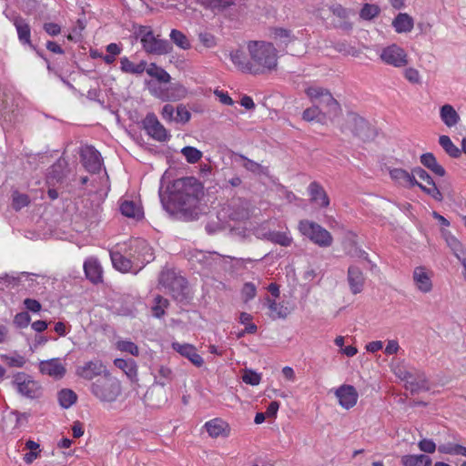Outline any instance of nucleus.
Masks as SVG:
<instances>
[{
  "label": "nucleus",
  "instance_id": "obj_26",
  "mask_svg": "<svg viewBox=\"0 0 466 466\" xmlns=\"http://www.w3.org/2000/svg\"><path fill=\"white\" fill-rule=\"evenodd\" d=\"M270 36L280 50L286 48L289 44L295 41L296 36L291 30L283 27H273L270 29Z\"/></svg>",
  "mask_w": 466,
  "mask_h": 466
},
{
  "label": "nucleus",
  "instance_id": "obj_32",
  "mask_svg": "<svg viewBox=\"0 0 466 466\" xmlns=\"http://www.w3.org/2000/svg\"><path fill=\"white\" fill-rule=\"evenodd\" d=\"M390 177L407 187H413L418 184L417 179L414 177L412 172L409 173L407 170L402 168H393L390 171Z\"/></svg>",
  "mask_w": 466,
  "mask_h": 466
},
{
  "label": "nucleus",
  "instance_id": "obj_35",
  "mask_svg": "<svg viewBox=\"0 0 466 466\" xmlns=\"http://www.w3.org/2000/svg\"><path fill=\"white\" fill-rule=\"evenodd\" d=\"M119 209L123 216L136 220L141 219L144 215L142 208L132 200L122 201Z\"/></svg>",
  "mask_w": 466,
  "mask_h": 466
},
{
  "label": "nucleus",
  "instance_id": "obj_51",
  "mask_svg": "<svg viewBox=\"0 0 466 466\" xmlns=\"http://www.w3.org/2000/svg\"><path fill=\"white\" fill-rule=\"evenodd\" d=\"M181 154L189 164L198 163L203 156V153L200 150L191 146L184 147L181 149Z\"/></svg>",
  "mask_w": 466,
  "mask_h": 466
},
{
  "label": "nucleus",
  "instance_id": "obj_41",
  "mask_svg": "<svg viewBox=\"0 0 466 466\" xmlns=\"http://www.w3.org/2000/svg\"><path fill=\"white\" fill-rule=\"evenodd\" d=\"M266 300L270 310L269 317L272 319H286L288 317L289 311L286 306L282 303H278L276 300L271 299L268 297Z\"/></svg>",
  "mask_w": 466,
  "mask_h": 466
},
{
  "label": "nucleus",
  "instance_id": "obj_20",
  "mask_svg": "<svg viewBox=\"0 0 466 466\" xmlns=\"http://www.w3.org/2000/svg\"><path fill=\"white\" fill-rule=\"evenodd\" d=\"M171 348L181 356L187 358L196 367L199 368L204 364L203 358L197 352V349L192 344L172 342Z\"/></svg>",
  "mask_w": 466,
  "mask_h": 466
},
{
  "label": "nucleus",
  "instance_id": "obj_59",
  "mask_svg": "<svg viewBox=\"0 0 466 466\" xmlns=\"http://www.w3.org/2000/svg\"><path fill=\"white\" fill-rule=\"evenodd\" d=\"M6 364L10 367L22 368L25 364L26 360L25 357L15 354L13 356H4Z\"/></svg>",
  "mask_w": 466,
  "mask_h": 466
},
{
  "label": "nucleus",
  "instance_id": "obj_34",
  "mask_svg": "<svg viewBox=\"0 0 466 466\" xmlns=\"http://www.w3.org/2000/svg\"><path fill=\"white\" fill-rule=\"evenodd\" d=\"M440 116L441 121L448 127H453L461 121L460 115L454 107L449 104H445L440 108Z\"/></svg>",
  "mask_w": 466,
  "mask_h": 466
},
{
  "label": "nucleus",
  "instance_id": "obj_38",
  "mask_svg": "<svg viewBox=\"0 0 466 466\" xmlns=\"http://www.w3.org/2000/svg\"><path fill=\"white\" fill-rule=\"evenodd\" d=\"M205 428L210 437L217 438L218 436L226 435L225 432L228 429V424L221 419L216 418L207 421L205 423Z\"/></svg>",
  "mask_w": 466,
  "mask_h": 466
},
{
  "label": "nucleus",
  "instance_id": "obj_30",
  "mask_svg": "<svg viewBox=\"0 0 466 466\" xmlns=\"http://www.w3.org/2000/svg\"><path fill=\"white\" fill-rule=\"evenodd\" d=\"M114 364L116 368L123 370L131 382H137V365L132 359H116Z\"/></svg>",
  "mask_w": 466,
  "mask_h": 466
},
{
  "label": "nucleus",
  "instance_id": "obj_28",
  "mask_svg": "<svg viewBox=\"0 0 466 466\" xmlns=\"http://www.w3.org/2000/svg\"><path fill=\"white\" fill-rule=\"evenodd\" d=\"M310 200L318 203L321 208H327L329 205V198L323 187L317 181H313L308 187Z\"/></svg>",
  "mask_w": 466,
  "mask_h": 466
},
{
  "label": "nucleus",
  "instance_id": "obj_58",
  "mask_svg": "<svg viewBox=\"0 0 466 466\" xmlns=\"http://www.w3.org/2000/svg\"><path fill=\"white\" fill-rule=\"evenodd\" d=\"M31 320L30 315L27 311H22L17 313L14 318V324L19 328L23 329L29 325Z\"/></svg>",
  "mask_w": 466,
  "mask_h": 466
},
{
  "label": "nucleus",
  "instance_id": "obj_29",
  "mask_svg": "<svg viewBox=\"0 0 466 466\" xmlns=\"http://www.w3.org/2000/svg\"><path fill=\"white\" fill-rule=\"evenodd\" d=\"M413 280L418 289L423 293H428L432 289L431 279L423 267L415 268Z\"/></svg>",
  "mask_w": 466,
  "mask_h": 466
},
{
  "label": "nucleus",
  "instance_id": "obj_23",
  "mask_svg": "<svg viewBox=\"0 0 466 466\" xmlns=\"http://www.w3.org/2000/svg\"><path fill=\"white\" fill-rule=\"evenodd\" d=\"M108 372L101 360H90L77 369V375L85 380H92L96 376H102Z\"/></svg>",
  "mask_w": 466,
  "mask_h": 466
},
{
  "label": "nucleus",
  "instance_id": "obj_2",
  "mask_svg": "<svg viewBox=\"0 0 466 466\" xmlns=\"http://www.w3.org/2000/svg\"><path fill=\"white\" fill-rule=\"evenodd\" d=\"M247 49L253 68L251 74L258 75L276 69L278 50L272 43L251 40L247 43Z\"/></svg>",
  "mask_w": 466,
  "mask_h": 466
},
{
  "label": "nucleus",
  "instance_id": "obj_33",
  "mask_svg": "<svg viewBox=\"0 0 466 466\" xmlns=\"http://www.w3.org/2000/svg\"><path fill=\"white\" fill-rule=\"evenodd\" d=\"M392 26L394 27L395 31L399 34L410 33L413 29L414 21L410 15L406 13H400L393 19Z\"/></svg>",
  "mask_w": 466,
  "mask_h": 466
},
{
  "label": "nucleus",
  "instance_id": "obj_37",
  "mask_svg": "<svg viewBox=\"0 0 466 466\" xmlns=\"http://www.w3.org/2000/svg\"><path fill=\"white\" fill-rule=\"evenodd\" d=\"M402 466H431L432 461L426 454H408L400 458Z\"/></svg>",
  "mask_w": 466,
  "mask_h": 466
},
{
  "label": "nucleus",
  "instance_id": "obj_47",
  "mask_svg": "<svg viewBox=\"0 0 466 466\" xmlns=\"http://www.w3.org/2000/svg\"><path fill=\"white\" fill-rule=\"evenodd\" d=\"M58 402L64 409L70 408L77 400V396L72 390L63 389L57 394Z\"/></svg>",
  "mask_w": 466,
  "mask_h": 466
},
{
  "label": "nucleus",
  "instance_id": "obj_5",
  "mask_svg": "<svg viewBox=\"0 0 466 466\" xmlns=\"http://www.w3.org/2000/svg\"><path fill=\"white\" fill-rule=\"evenodd\" d=\"M90 390L101 401L112 402L121 394V384L109 372H105L91 384Z\"/></svg>",
  "mask_w": 466,
  "mask_h": 466
},
{
  "label": "nucleus",
  "instance_id": "obj_64",
  "mask_svg": "<svg viewBox=\"0 0 466 466\" xmlns=\"http://www.w3.org/2000/svg\"><path fill=\"white\" fill-rule=\"evenodd\" d=\"M43 29L51 36H56L61 33V26L56 23H45Z\"/></svg>",
  "mask_w": 466,
  "mask_h": 466
},
{
  "label": "nucleus",
  "instance_id": "obj_54",
  "mask_svg": "<svg viewBox=\"0 0 466 466\" xmlns=\"http://www.w3.org/2000/svg\"><path fill=\"white\" fill-rule=\"evenodd\" d=\"M191 118V113L187 110V106L179 104L176 108V116L174 121L177 123L186 124Z\"/></svg>",
  "mask_w": 466,
  "mask_h": 466
},
{
  "label": "nucleus",
  "instance_id": "obj_17",
  "mask_svg": "<svg viewBox=\"0 0 466 466\" xmlns=\"http://www.w3.org/2000/svg\"><path fill=\"white\" fill-rule=\"evenodd\" d=\"M80 158L84 167L92 174H97L102 167V157L93 146H86L81 149Z\"/></svg>",
  "mask_w": 466,
  "mask_h": 466
},
{
  "label": "nucleus",
  "instance_id": "obj_3",
  "mask_svg": "<svg viewBox=\"0 0 466 466\" xmlns=\"http://www.w3.org/2000/svg\"><path fill=\"white\" fill-rule=\"evenodd\" d=\"M158 281L175 301L184 305L190 303L193 296L188 287L187 280L184 277L177 274L175 270H162Z\"/></svg>",
  "mask_w": 466,
  "mask_h": 466
},
{
  "label": "nucleus",
  "instance_id": "obj_7",
  "mask_svg": "<svg viewBox=\"0 0 466 466\" xmlns=\"http://www.w3.org/2000/svg\"><path fill=\"white\" fill-rule=\"evenodd\" d=\"M299 232L311 242L320 248L330 247L333 243L331 234L319 224L308 219L300 220L299 223Z\"/></svg>",
  "mask_w": 466,
  "mask_h": 466
},
{
  "label": "nucleus",
  "instance_id": "obj_63",
  "mask_svg": "<svg viewBox=\"0 0 466 466\" xmlns=\"http://www.w3.org/2000/svg\"><path fill=\"white\" fill-rule=\"evenodd\" d=\"M256 286L251 282H247L244 284L242 289V294L245 297L246 300H250L256 296Z\"/></svg>",
  "mask_w": 466,
  "mask_h": 466
},
{
  "label": "nucleus",
  "instance_id": "obj_22",
  "mask_svg": "<svg viewBox=\"0 0 466 466\" xmlns=\"http://www.w3.org/2000/svg\"><path fill=\"white\" fill-rule=\"evenodd\" d=\"M68 172L67 161L63 157L58 158L48 169V183L55 184L63 182Z\"/></svg>",
  "mask_w": 466,
  "mask_h": 466
},
{
  "label": "nucleus",
  "instance_id": "obj_39",
  "mask_svg": "<svg viewBox=\"0 0 466 466\" xmlns=\"http://www.w3.org/2000/svg\"><path fill=\"white\" fill-rule=\"evenodd\" d=\"M230 59L232 63L242 72L250 73L253 69L250 64V58L248 59L246 55L241 50H235L230 53Z\"/></svg>",
  "mask_w": 466,
  "mask_h": 466
},
{
  "label": "nucleus",
  "instance_id": "obj_52",
  "mask_svg": "<svg viewBox=\"0 0 466 466\" xmlns=\"http://www.w3.org/2000/svg\"><path fill=\"white\" fill-rule=\"evenodd\" d=\"M380 7L372 4H365L360 12V16L364 20H371L380 14Z\"/></svg>",
  "mask_w": 466,
  "mask_h": 466
},
{
  "label": "nucleus",
  "instance_id": "obj_1",
  "mask_svg": "<svg viewBox=\"0 0 466 466\" xmlns=\"http://www.w3.org/2000/svg\"><path fill=\"white\" fill-rule=\"evenodd\" d=\"M203 195V185L194 177L176 179L170 190V201L175 208L187 219H196L198 216V203Z\"/></svg>",
  "mask_w": 466,
  "mask_h": 466
},
{
  "label": "nucleus",
  "instance_id": "obj_24",
  "mask_svg": "<svg viewBox=\"0 0 466 466\" xmlns=\"http://www.w3.org/2000/svg\"><path fill=\"white\" fill-rule=\"evenodd\" d=\"M348 283L352 294L356 295L363 290L365 277L362 270L359 267L355 265H351L349 267Z\"/></svg>",
  "mask_w": 466,
  "mask_h": 466
},
{
  "label": "nucleus",
  "instance_id": "obj_19",
  "mask_svg": "<svg viewBox=\"0 0 466 466\" xmlns=\"http://www.w3.org/2000/svg\"><path fill=\"white\" fill-rule=\"evenodd\" d=\"M335 395L339 400V405L346 410L354 407L359 397L356 389L352 385L348 384L339 387L335 390Z\"/></svg>",
  "mask_w": 466,
  "mask_h": 466
},
{
  "label": "nucleus",
  "instance_id": "obj_25",
  "mask_svg": "<svg viewBox=\"0 0 466 466\" xmlns=\"http://www.w3.org/2000/svg\"><path fill=\"white\" fill-rule=\"evenodd\" d=\"M84 271L87 279L94 284L103 281V269L96 258H90L84 263Z\"/></svg>",
  "mask_w": 466,
  "mask_h": 466
},
{
  "label": "nucleus",
  "instance_id": "obj_48",
  "mask_svg": "<svg viewBox=\"0 0 466 466\" xmlns=\"http://www.w3.org/2000/svg\"><path fill=\"white\" fill-rule=\"evenodd\" d=\"M187 94L186 87L182 85L176 84L167 89L164 100L177 101L184 98Z\"/></svg>",
  "mask_w": 466,
  "mask_h": 466
},
{
  "label": "nucleus",
  "instance_id": "obj_50",
  "mask_svg": "<svg viewBox=\"0 0 466 466\" xmlns=\"http://www.w3.org/2000/svg\"><path fill=\"white\" fill-rule=\"evenodd\" d=\"M169 36L171 41L181 49L187 50L190 48L191 45L189 40L181 31L177 29H172Z\"/></svg>",
  "mask_w": 466,
  "mask_h": 466
},
{
  "label": "nucleus",
  "instance_id": "obj_55",
  "mask_svg": "<svg viewBox=\"0 0 466 466\" xmlns=\"http://www.w3.org/2000/svg\"><path fill=\"white\" fill-rule=\"evenodd\" d=\"M117 349L121 351H125L130 353L133 356L139 355L138 347L132 341L129 340H120L117 342Z\"/></svg>",
  "mask_w": 466,
  "mask_h": 466
},
{
  "label": "nucleus",
  "instance_id": "obj_4",
  "mask_svg": "<svg viewBox=\"0 0 466 466\" xmlns=\"http://www.w3.org/2000/svg\"><path fill=\"white\" fill-rule=\"evenodd\" d=\"M122 249L132 259L136 267L135 275L155 259L152 247L141 238H130L127 242L122 243Z\"/></svg>",
  "mask_w": 466,
  "mask_h": 466
},
{
  "label": "nucleus",
  "instance_id": "obj_8",
  "mask_svg": "<svg viewBox=\"0 0 466 466\" xmlns=\"http://www.w3.org/2000/svg\"><path fill=\"white\" fill-rule=\"evenodd\" d=\"M138 35L144 50L148 54L166 55L172 50V46L167 40L156 37L153 31L147 26L139 27Z\"/></svg>",
  "mask_w": 466,
  "mask_h": 466
},
{
  "label": "nucleus",
  "instance_id": "obj_16",
  "mask_svg": "<svg viewBox=\"0 0 466 466\" xmlns=\"http://www.w3.org/2000/svg\"><path fill=\"white\" fill-rule=\"evenodd\" d=\"M412 174L414 177L417 176L420 179L431 186V187H428L418 182L415 187H419L425 194L429 195L436 201L443 200V195L441 192V189L437 187L431 176L425 169L420 167H416L412 168Z\"/></svg>",
  "mask_w": 466,
  "mask_h": 466
},
{
  "label": "nucleus",
  "instance_id": "obj_36",
  "mask_svg": "<svg viewBox=\"0 0 466 466\" xmlns=\"http://www.w3.org/2000/svg\"><path fill=\"white\" fill-rule=\"evenodd\" d=\"M28 273L22 272L18 276H10L8 274H4L0 276V298L11 289L18 287L22 277H27Z\"/></svg>",
  "mask_w": 466,
  "mask_h": 466
},
{
  "label": "nucleus",
  "instance_id": "obj_53",
  "mask_svg": "<svg viewBox=\"0 0 466 466\" xmlns=\"http://www.w3.org/2000/svg\"><path fill=\"white\" fill-rule=\"evenodd\" d=\"M302 118L305 121L310 122L313 120L321 121L323 118V114L319 109V106L309 107L303 111Z\"/></svg>",
  "mask_w": 466,
  "mask_h": 466
},
{
  "label": "nucleus",
  "instance_id": "obj_13",
  "mask_svg": "<svg viewBox=\"0 0 466 466\" xmlns=\"http://www.w3.org/2000/svg\"><path fill=\"white\" fill-rule=\"evenodd\" d=\"M142 126L147 134L154 140L165 142L170 138L167 130L152 112L147 114L146 117L142 120Z\"/></svg>",
  "mask_w": 466,
  "mask_h": 466
},
{
  "label": "nucleus",
  "instance_id": "obj_45",
  "mask_svg": "<svg viewBox=\"0 0 466 466\" xmlns=\"http://www.w3.org/2000/svg\"><path fill=\"white\" fill-rule=\"evenodd\" d=\"M199 3L213 12H223L235 4L234 0H199Z\"/></svg>",
  "mask_w": 466,
  "mask_h": 466
},
{
  "label": "nucleus",
  "instance_id": "obj_46",
  "mask_svg": "<svg viewBox=\"0 0 466 466\" xmlns=\"http://www.w3.org/2000/svg\"><path fill=\"white\" fill-rule=\"evenodd\" d=\"M266 238L282 247H289L292 243V238L287 232L283 231H269L266 234Z\"/></svg>",
  "mask_w": 466,
  "mask_h": 466
},
{
  "label": "nucleus",
  "instance_id": "obj_61",
  "mask_svg": "<svg viewBox=\"0 0 466 466\" xmlns=\"http://www.w3.org/2000/svg\"><path fill=\"white\" fill-rule=\"evenodd\" d=\"M418 446L421 451L426 453H433L436 450L435 442L430 439H422L419 441Z\"/></svg>",
  "mask_w": 466,
  "mask_h": 466
},
{
  "label": "nucleus",
  "instance_id": "obj_27",
  "mask_svg": "<svg viewBox=\"0 0 466 466\" xmlns=\"http://www.w3.org/2000/svg\"><path fill=\"white\" fill-rule=\"evenodd\" d=\"M190 260L198 262L206 268H211L220 260V255L216 252L196 250L191 254Z\"/></svg>",
  "mask_w": 466,
  "mask_h": 466
},
{
  "label": "nucleus",
  "instance_id": "obj_18",
  "mask_svg": "<svg viewBox=\"0 0 466 466\" xmlns=\"http://www.w3.org/2000/svg\"><path fill=\"white\" fill-rule=\"evenodd\" d=\"M113 267L122 273H133L136 269L132 259L123 251L122 244H117L116 248L109 251Z\"/></svg>",
  "mask_w": 466,
  "mask_h": 466
},
{
  "label": "nucleus",
  "instance_id": "obj_15",
  "mask_svg": "<svg viewBox=\"0 0 466 466\" xmlns=\"http://www.w3.org/2000/svg\"><path fill=\"white\" fill-rule=\"evenodd\" d=\"M380 57L385 64L395 67H402L408 65L407 53L396 44L383 48Z\"/></svg>",
  "mask_w": 466,
  "mask_h": 466
},
{
  "label": "nucleus",
  "instance_id": "obj_62",
  "mask_svg": "<svg viewBox=\"0 0 466 466\" xmlns=\"http://www.w3.org/2000/svg\"><path fill=\"white\" fill-rule=\"evenodd\" d=\"M405 78L412 83V84H420V76L417 69L413 67H409L404 71Z\"/></svg>",
  "mask_w": 466,
  "mask_h": 466
},
{
  "label": "nucleus",
  "instance_id": "obj_44",
  "mask_svg": "<svg viewBox=\"0 0 466 466\" xmlns=\"http://www.w3.org/2000/svg\"><path fill=\"white\" fill-rule=\"evenodd\" d=\"M446 242L458 260L461 264L464 263L466 261V249L463 248L462 244L455 237L451 235L446 238Z\"/></svg>",
  "mask_w": 466,
  "mask_h": 466
},
{
  "label": "nucleus",
  "instance_id": "obj_21",
  "mask_svg": "<svg viewBox=\"0 0 466 466\" xmlns=\"http://www.w3.org/2000/svg\"><path fill=\"white\" fill-rule=\"evenodd\" d=\"M39 370L42 374L48 375L55 379L63 378L66 371L65 366L57 358L40 361Z\"/></svg>",
  "mask_w": 466,
  "mask_h": 466
},
{
  "label": "nucleus",
  "instance_id": "obj_31",
  "mask_svg": "<svg viewBox=\"0 0 466 466\" xmlns=\"http://www.w3.org/2000/svg\"><path fill=\"white\" fill-rule=\"evenodd\" d=\"M421 165L427 169L431 170L433 174L439 177H444L446 175L445 168L437 161L436 157L433 153H424L420 157Z\"/></svg>",
  "mask_w": 466,
  "mask_h": 466
},
{
  "label": "nucleus",
  "instance_id": "obj_49",
  "mask_svg": "<svg viewBox=\"0 0 466 466\" xmlns=\"http://www.w3.org/2000/svg\"><path fill=\"white\" fill-rule=\"evenodd\" d=\"M147 73L160 83H168L171 79L169 74L162 67L157 66L155 63H151L148 66Z\"/></svg>",
  "mask_w": 466,
  "mask_h": 466
},
{
  "label": "nucleus",
  "instance_id": "obj_11",
  "mask_svg": "<svg viewBox=\"0 0 466 466\" xmlns=\"http://www.w3.org/2000/svg\"><path fill=\"white\" fill-rule=\"evenodd\" d=\"M397 375L401 380L405 381V388L411 394L430 390L429 380L423 371L418 370H400Z\"/></svg>",
  "mask_w": 466,
  "mask_h": 466
},
{
  "label": "nucleus",
  "instance_id": "obj_57",
  "mask_svg": "<svg viewBox=\"0 0 466 466\" xmlns=\"http://www.w3.org/2000/svg\"><path fill=\"white\" fill-rule=\"evenodd\" d=\"M29 204V198L25 194L15 193L13 195V208L15 210H20L23 208L26 207Z\"/></svg>",
  "mask_w": 466,
  "mask_h": 466
},
{
  "label": "nucleus",
  "instance_id": "obj_42",
  "mask_svg": "<svg viewBox=\"0 0 466 466\" xmlns=\"http://www.w3.org/2000/svg\"><path fill=\"white\" fill-rule=\"evenodd\" d=\"M170 303L167 299L161 295L155 296L153 304L151 306L152 316L156 319H162L166 314V309L169 307Z\"/></svg>",
  "mask_w": 466,
  "mask_h": 466
},
{
  "label": "nucleus",
  "instance_id": "obj_10",
  "mask_svg": "<svg viewBox=\"0 0 466 466\" xmlns=\"http://www.w3.org/2000/svg\"><path fill=\"white\" fill-rule=\"evenodd\" d=\"M11 384L19 394L28 399H36L42 394V388L38 382L25 372H16Z\"/></svg>",
  "mask_w": 466,
  "mask_h": 466
},
{
  "label": "nucleus",
  "instance_id": "obj_9",
  "mask_svg": "<svg viewBox=\"0 0 466 466\" xmlns=\"http://www.w3.org/2000/svg\"><path fill=\"white\" fill-rule=\"evenodd\" d=\"M5 17L13 24L15 28L19 43L23 46H27L30 49H35V45L32 43V28L30 21L22 16L19 13L15 11L5 12Z\"/></svg>",
  "mask_w": 466,
  "mask_h": 466
},
{
  "label": "nucleus",
  "instance_id": "obj_40",
  "mask_svg": "<svg viewBox=\"0 0 466 466\" xmlns=\"http://www.w3.org/2000/svg\"><path fill=\"white\" fill-rule=\"evenodd\" d=\"M234 159L236 162H241L242 167L253 174L260 175L263 173V167L259 163L248 158L240 153H235Z\"/></svg>",
  "mask_w": 466,
  "mask_h": 466
},
{
  "label": "nucleus",
  "instance_id": "obj_12",
  "mask_svg": "<svg viewBox=\"0 0 466 466\" xmlns=\"http://www.w3.org/2000/svg\"><path fill=\"white\" fill-rule=\"evenodd\" d=\"M306 94L311 99L318 100L319 106L326 109L325 114L337 116L340 111L339 102L332 96L328 89L310 86L306 89Z\"/></svg>",
  "mask_w": 466,
  "mask_h": 466
},
{
  "label": "nucleus",
  "instance_id": "obj_56",
  "mask_svg": "<svg viewBox=\"0 0 466 466\" xmlns=\"http://www.w3.org/2000/svg\"><path fill=\"white\" fill-rule=\"evenodd\" d=\"M242 380L248 385L256 386L258 385L261 380L260 374L257 373L252 370H246L242 375Z\"/></svg>",
  "mask_w": 466,
  "mask_h": 466
},
{
  "label": "nucleus",
  "instance_id": "obj_14",
  "mask_svg": "<svg viewBox=\"0 0 466 466\" xmlns=\"http://www.w3.org/2000/svg\"><path fill=\"white\" fill-rule=\"evenodd\" d=\"M348 121L354 136L363 141L375 137L376 132L374 128L363 117L355 113L348 115Z\"/></svg>",
  "mask_w": 466,
  "mask_h": 466
},
{
  "label": "nucleus",
  "instance_id": "obj_43",
  "mask_svg": "<svg viewBox=\"0 0 466 466\" xmlns=\"http://www.w3.org/2000/svg\"><path fill=\"white\" fill-rule=\"evenodd\" d=\"M439 144L445 153L452 158H458L461 155V150L453 144L449 136L441 135L439 137Z\"/></svg>",
  "mask_w": 466,
  "mask_h": 466
},
{
  "label": "nucleus",
  "instance_id": "obj_6",
  "mask_svg": "<svg viewBox=\"0 0 466 466\" xmlns=\"http://www.w3.org/2000/svg\"><path fill=\"white\" fill-rule=\"evenodd\" d=\"M153 375L154 384L147 390L145 397L147 400H153L154 394H159V399L153 403L154 406L158 408L167 401L164 387L173 381L175 375L170 368L163 365L158 366L153 372Z\"/></svg>",
  "mask_w": 466,
  "mask_h": 466
},
{
  "label": "nucleus",
  "instance_id": "obj_60",
  "mask_svg": "<svg viewBox=\"0 0 466 466\" xmlns=\"http://www.w3.org/2000/svg\"><path fill=\"white\" fill-rule=\"evenodd\" d=\"M198 40L206 47H213L216 46V37L208 32H201L198 34Z\"/></svg>",
  "mask_w": 466,
  "mask_h": 466
}]
</instances>
